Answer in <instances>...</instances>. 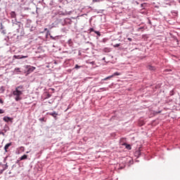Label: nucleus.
<instances>
[{
  "label": "nucleus",
  "mask_w": 180,
  "mask_h": 180,
  "mask_svg": "<svg viewBox=\"0 0 180 180\" xmlns=\"http://www.w3.org/2000/svg\"><path fill=\"white\" fill-rule=\"evenodd\" d=\"M25 92V86L20 85L15 87V90L13 91V98L15 102H19L23 99V93Z\"/></svg>",
  "instance_id": "nucleus-1"
},
{
  "label": "nucleus",
  "mask_w": 180,
  "mask_h": 180,
  "mask_svg": "<svg viewBox=\"0 0 180 180\" xmlns=\"http://www.w3.org/2000/svg\"><path fill=\"white\" fill-rule=\"evenodd\" d=\"M13 28L20 36H25V29L23 28V23L12 20Z\"/></svg>",
  "instance_id": "nucleus-2"
},
{
  "label": "nucleus",
  "mask_w": 180,
  "mask_h": 180,
  "mask_svg": "<svg viewBox=\"0 0 180 180\" xmlns=\"http://www.w3.org/2000/svg\"><path fill=\"white\" fill-rule=\"evenodd\" d=\"M25 68V71L26 72V74L29 75V74H32V72H33V71H34L36 70V68L32 66V65H25L24 66Z\"/></svg>",
  "instance_id": "nucleus-3"
},
{
  "label": "nucleus",
  "mask_w": 180,
  "mask_h": 180,
  "mask_svg": "<svg viewBox=\"0 0 180 180\" xmlns=\"http://www.w3.org/2000/svg\"><path fill=\"white\" fill-rule=\"evenodd\" d=\"M8 163L4 164L2 162H0V175H2V174H4V172L8 169Z\"/></svg>",
  "instance_id": "nucleus-4"
},
{
  "label": "nucleus",
  "mask_w": 180,
  "mask_h": 180,
  "mask_svg": "<svg viewBox=\"0 0 180 180\" xmlns=\"http://www.w3.org/2000/svg\"><path fill=\"white\" fill-rule=\"evenodd\" d=\"M72 23V20L70 18H65L61 20V25L63 26H65V25H71Z\"/></svg>",
  "instance_id": "nucleus-5"
},
{
  "label": "nucleus",
  "mask_w": 180,
  "mask_h": 180,
  "mask_svg": "<svg viewBox=\"0 0 180 180\" xmlns=\"http://www.w3.org/2000/svg\"><path fill=\"white\" fill-rule=\"evenodd\" d=\"M28 56L23 55H14L13 56V60H23V58H27Z\"/></svg>",
  "instance_id": "nucleus-6"
},
{
  "label": "nucleus",
  "mask_w": 180,
  "mask_h": 180,
  "mask_svg": "<svg viewBox=\"0 0 180 180\" xmlns=\"http://www.w3.org/2000/svg\"><path fill=\"white\" fill-rule=\"evenodd\" d=\"M3 120L4 122H6V123H9V122L11 123H12L13 120V118L11 117L5 116V117H4Z\"/></svg>",
  "instance_id": "nucleus-7"
},
{
  "label": "nucleus",
  "mask_w": 180,
  "mask_h": 180,
  "mask_svg": "<svg viewBox=\"0 0 180 180\" xmlns=\"http://www.w3.org/2000/svg\"><path fill=\"white\" fill-rule=\"evenodd\" d=\"M48 115H50V116H52L55 120H57V116H58V113H57V112L53 111L52 112H48Z\"/></svg>",
  "instance_id": "nucleus-8"
},
{
  "label": "nucleus",
  "mask_w": 180,
  "mask_h": 180,
  "mask_svg": "<svg viewBox=\"0 0 180 180\" xmlns=\"http://www.w3.org/2000/svg\"><path fill=\"white\" fill-rule=\"evenodd\" d=\"M25 27L30 28L32 27V20H27V22L25 23Z\"/></svg>",
  "instance_id": "nucleus-9"
},
{
  "label": "nucleus",
  "mask_w": 180,
  "mask_h": 180,
  "mask_svg": "<svg viewBox=\"0 0 180 180\" xmlns=\"http://www.w3.org/2000/svg\"><path fill=\"white\" fill-rule=\"evenodd\" d=\"M11 146H12V142L6 144V146H4V150L6 153H8V149L9 148V147H11Z\"/></svg>",
  "instance_id": "nucleus-10"
},
{
  "label": "nucleus",
  "mask_w": 180,
  "mask_h": 180,
  "mask_svg": "<svg viewBox=\"0 0 180 180\" xmlns=\"http://www.w3.org/2000/svg\"><path fill=\"white\" fill-rule=\"evenodd\" d=\"M5 27H4V25H2V22L0 23V32H1V33H4V34H5V33H6V32L5 31Z\"/></svg>",
  "instance_id": "nucleus-11"
},
{
  "label": "nucleus",
  "mask_w": 180,
  "mask_h": 180,
  "mask_svg": "<svg viewBox=\"0 0 180 180\" xmlns=\"http://www.w3.org/2000/svg\"><path fill=\"white\" fill-rule=\"evenodd\" d=\"M10 16H11V18H12L13 19H15V20H16V13L15 11H11L10 13Z\"/></svg>",
  "instance_id": "nucleus-12"
},
{
  "label": "nucleus",
  "mask_w": 180,
  "mask_h": 180,
  "mask_svg": "<svg viewBox=\"0 0 180 180\" xmlns=\"http://www.w3.org/2000/svg\"><path fill=\"white\" fill-rule=\"evenodd\" d=\"M110 78H113V75H110L104 79H102L101 84H103V81H108V79H110Z\"/></svg>",
  "instance_id": "nucleus-13"
},
{
  "label": "nucleus",
  "mask_w": 180,
  "mask_h": 180,
  "mask_svg": "<svg viewBox=\"0 0 180 180\" xmlns=\"http://www.w3.org/2000/svg\"><path fill=\"white\" fill-rule=\"evenodd\" d=\"M164 4L166 5H169V6H171L172 5V0H165Z\"/></svg>",
  "instance_id": "nucleus-14"
},
{
  "label": "nucleus",
  "mask_w": 180,
  "mask_h": 180,
  "mask_svg": "<svg viewBox=\"0 0 180 180\" xmlns=\"http://www.w3.org/2000/svg\"><path fill=\"white\" fill-rule=\"evenodd\" d=\"M147 68L148 70H150V71H155V68L151 65H148Z\"/></svg>",
  "instance_id": "nucleus-15"
},
{
  "label": "nucleus",
  "mask_w": 180,
  "mask_h": 180,
  "mask_svg": "<svg viewBox=\"0 0 180 180\" xmlns=\"http://www.w3.org/2000/svg\"><path fill=\"white\" fill-rule=\"evenodd\" d=\"M23 160H27V155H23L19 158L20 161H23Z\"/></svg>",
  "instance_id": "nucleus-16"
},
{
  "label": "nucleus",
  "mask_w": 180,
  "mask_h": 180,
  "mask_svg": "<svg viewBox=\"0 0 180 180\" xmlns=\"http://www.w3.org/2000/svg\"><path fill=\"white\" fill-rule=\"evenodd\" d=\"M123 146H125V148H127V150H131V146L130 144L124 143Z\"/></svg>",
  "instance_id": "nucleus-17"
},
{
  "label": "nucleus",
  "mask_w": 180,
  "mask_h": 180,
  "mask_svg": "<svg viewBox=\"0 0 180 180\" xmlns=\"http://www.w3.org/2000/svg\"><path fill=\"white\" fill-rule=\"evenodd\" d=\"M68 44L70 47H72V46H74V43L72 42V39H69L68 41Z\"/></svg>",
  "instance_id": "nucleus-18"
},
{
  "label": "nucleus",
  "mask_w": 180,
  "mask_h": 180,
  "mask_svg": "<svg viewBox=\"0 0 180 180\" xmlns=\"http://www.w3.org/2000/svg\"><path fill=\"white\" fill-rule=\"evenodd\" d=\"M103 53H110L111 50L110 48H104L103 49Z\"/></svg>",
  "instance_id": "nucleus-19"
},
{
  "label": "nucleus",
  "mask_w": 180,
  "mask_h": 180,
  "mask_svg": "<svg viewBox=\"0 0 180 180\" xmlns=\"http://www.w3.org/2000/svg\"><path fill=\"white\" fill-rule=\"evenodd\" d=\"M8 130H9V127L6 124V125L4 126V129H3V131H4V133H6V131H8Z\"/></svg>",
  "instance_id": "nucleus-20"
},
{
  "label": "nucleus",
  "mask_w": 180,
  "mask_h": 180,
  "mask_svg": "<svg viewBox=\"0 0 180 180\" xmlns=\"http://www.w3.org/2000/svg\"><path fill=\"white\" fill-rule=\"evenodd\" d=\"M4 92H5V86H1L0 87V94H4Z\"/></svg>",
  "instance_id": "nucleus-21"
},
{
  "label": "nucleus",
  "mask_w": 180,
  "mask_h": 180,
  "mask_svg": "<svg viewBox=\"0 0 180 180\" xmlns=\"http://www.w3.org/2000/svg\"><path fill=\"white\" fill-rule=\"evenodd\" d=\"M15 72H16L17 74H19V72H22V71H20V68H15Z\"/></svg>",
  "instance_id": "nucleus-22"
},
{
  "label": "nucleus",
  "mask_w": 180,
  "mask_h": 180,
  "mask_svg": "<svg viewBox=\"0 0 180 180\" xmlns=\"http://www.w3.org/2000/svg\"><path fill=\"white\" fill-rule=\"evenodd\" d=\"M34 30H36V27L31 26L30 27V32H34Z\"/></svg>",
  "instance_id": "nucleus-23"
},
{
  "label": "nucleus",
  "mask_w": 180,
  "mask_h": 180,
  "mask_svg": "<svg viewBox=\"0 0 180 180\" xmlns=\"http://www.w3.org/2000/svg\"><path fill=\"white\" fill-rule=\"evenodd\" d=\"M112 75H113V77H116L120 75V73L119 72H115Z\"/></svg>",
  "instance_id": "nucleus-24"
},
{
  "label": "nucleus",
  "mask_w": 180,
  "mask_h": 180,
  "mask_svg": "<svg viewBox=\"0 0 180 180\" xmlns=\"http://www.w3.org/2000/svg\"><path fill=\"white\" fill-rule=\"evenodd\" d=\"M94 33H96L98 37H101V32L99 31H94Z\"/></svg>",
  "instance_id": "nucleus-25"
},
{
  "label": "nucleus",
  "mask_w": 180,
  "mask_h": 180,
  "mask_svg": "<svg viewBox=\"0 0 180 180\" xmlns=\"http://www.w3.org/2000/svg\"><path fill=\"white\" fill-rule=\"evenodd\" d=\"M75 68L76 70H79V68H82V65H75Z\"/></svg>",
  "instance_id": "nucleus-26"
},
{
  "label": "nucleus",
  "mask_w": 180,
  "mask_h": 180,
  "mask_svg": "<svg viewBox=\"0 0 180 180\" xmlns=\"http://www.w3.org/2000/svg\"><path fill=\"white\" fill-rule=\"evenodd\" d=\"M102 89H103V91H106V87L100 88V89L97 91V92H101V91H102Z\"/></svg>",
  "instance_id": "nucleus-27"
},
{
  "label": "nucleus",
  "mask_w": 180,
  "mask_h": 180,
  "mask_svg": "<svg viewBox=\"0 0 180 180\" xmlns=\"http://www.w3.org/2000/svg\"><path fill=\"white\" fill-rule=\"evenodd\" d=\"M89 33H92V32H96L95 31V30L94 29V28H90L89 30Z\"/></svg>",
  "instance_id": "nucleus-28"
},
{
  "label": "nucleus",
  "mask_w": 180,
  "mask_h": 180,
  "mask_svg": "<svg viewBox=\"0 0 180 180\" xmlns=\"http://www.w3.org/2000/svg\"><path fill=\"white\" fill-rule=\"evenodd\" d=\"M113 47H120V44H115L113 45Z\"/></svg>",
  "instance_id": "nucleus-29"
},
{
  "label": "nucleus",
  "mask_w": 180,
  "mask_h": 180,
  "mask_svg": "<svg viewBox=\"0 0 180 180\" xmlns=\"http://www.w3.org/2000/svg\"><path fill=\"white\" fill-rule=\"evenodd\" d=\"M7 158H4V160H3L4 164H8V163L6 162Z\"/></svg>",
  "instance_id": "nucleus-30"
},
{
  "label": "nucleus",
  "mask_w": 180,
  "mask_h": 180,
  "mask_svg": "<svg viewBox=\"0 0 180 180\" xmlns=\"http://www.w3.org/2000/svg\"><path fill=\"white\" fill-rule=\"evenodd\" d=\"M141 153H140V151H136L135 153V155H140Z\"/></svg>",
  "instance_id": "nucleus-31"
},
{
  "label": "nucleus",
  "mask_w": 180,
  "mask_h": 180,
  "mask_svg": "<svg viewBox=\"0 0 180 180\" xmlns=\"http://www.w3.org/2000/svg\"><path fill=\"white\" fill-rule=\"evenodd\" d=\"M171 71H172V70H169V69H166V70H165V72H171Z\"/></svg>",
  "instance_id": "nucleus-32"
},
{
  "label": "nucleus",
  "mask_w": 180,
  "mask_h": 180,
  "mask_svg": "<svg viewBox=\"0 0 180 180\" xmlns=\"http://www.w3.org/2000/svg\"><path fill=\"white\" fill-rule=\"evenodd\" d=\"M2 113H5V110L0 109V115H2Z\"/></svg>",
  "instance_id": "nucleus-33"
},
{
  "label": "nucleus",
  "mask_w": 180,
  "mask_h": 180,
  "mask_svg": "<svg viewBox=\"0 0 180 180\" xmlns=\"http://www.w3.org/2000/svg\"><path fill=\"white\" fill-rule=\"evenodd\" d=\"M40 122H44V117L39 118Z\"/></svg>",
  "instance_id": "nucleus-34"
},
{
  "label": "nucleus",
  "mask_w": 180,
  "mask_h": 180,
  "mask_svg": "<svg viewBox=\"0 0 180 180\" xmlns=\"http://www.w3.org/2000/svg\"><path fill=\"white\" fill-rule=\"evenodd\" d=\"M170 95H171V96H172L174 95V90H172V91H170Z\"/></svg>",
  "instance_id": "nucleus-35"
},
{
  "label": "nucleus",
  "mask_w": 180,
  "mask_h": 180,
  "mask_svg": "<svg viewBox=\"0 0 180 180\" xmlns=\"http://www.w3.org/2000/svg\"><path fill=\"white\" fill-rule=\"evenodd\" d=\"M0 103L4 104V100L2 98H0Z\"/></svg>",
  "instance_id": "nucleus-36"
},
{
  "label": "nucleus",
  "mask_w": 180,
  "mask_h": 180,
  "mask_svg": "<svg viewBox=\"0 0 180 180\" xmlns=\"http://www.w3.org/2000/svg\"><path fill=\"white\" fill-rule=\"evenodd\" d=\"M0 134H2V136H5V132L1 131V132H0Z\"/></svg>",
  "instance_id": "nucleus-37"
},
{
  "label": "nucleus",
  "mask_w": 180,
  "mask_h": 180,
  "mask_svg": "<svg viewBox=\"0 0 180 180\" xmlns=\"http://www.w3.org/2000/svg\"><path fill=\"white\" fill-rule=\"evenodd\" d=\"M51 39H52V40H56V37L51 36Z\"/></svg>",
  "instance_id": "nucleus-38"
},
{
  "label": "nucleus",
  "mask_w": 180,
  "mask_h": 180,
  "mask_svg": "<svg viewBox=\"0 0 180 180\" xmlns=\"http://www.w3.org/2000/svg\"><path fill=\"white\" fill-rule=\"evenodd\" d=\"M20 150H25V147H23V146L20 147Z\"/></svg>",
  "instance_id": "nucleus-39"
},
{
  "label": "nucleus",
  "mask_w": 180,
  "mask_h": 180,
  "mask_svg": "<svg viewBox=\"0 0 180 180\" xmlns=\"http://www.w3.org/2000/svg\"><path fill=\"white\" fill-rule=\"evenodd\" d=\"M103 43H105V41H106V39H103Z\"/></svg>",
  "instance_id": "nucleus-40"
},
{
  "label": "nucleus",
  "mask_w": 180,
  "mask_h": 180,
  "mask_svg": "<svg viewBox=\"0 0 180 180\" xmlns=\"http://www.w3.org/2000/svg\"><path fill=\"white\" fill-rule=\"evenodd\" d=\"M87 44H92V42L87 41Z\"/></svg>",
  "instance_id": "nucleus-41"
},
{
  "label": "nucleus",
  "mask_w": 180,
  "mask_h": 180,
  "mask_svg": "<svg viewBox=\"0 0 180 180\" xmlns=\"http://www.w3.org/2000/svg\"><path fill=\"white\" fill-rule=\"evenodd\" d=\"M102 60H103V61H105V60H106V58L104 57V58H103Z\"/></svg>",
  "instance_id": "nucleus-42"
},
{
  "label": "nucleus",
  "mask_w": 180,
  "mask_h": 180,
  "mask_svg": "<svg viewBox=\"0 0 180 180\" xmlns=\"http://www.w3.org/2000/svg\"><path fill=\"white\" fill-rule=\"evenodd\" d=\"M8 174H9V175H11V174H12V172L10 170V171L8 172Z\"/></svg>",
  "instance_id": "nucleus-43"
},
{
  "label": "nucleus",
  "mask_w": 180,
  "mask_h": 180,
  "mask_svg": "<svg viewBox=\"0 0 180 180\" xmlns=\"http://www.w3.org/2000/svg\"><path fill=\"white\" fill-rule=\"evenodd\" d=\"M78 55L81 56V51H79Z\"/></svg>",
  "instance_id": "nucleus-44"
},
{
  "label": "nucleus",
  "mask_w": 180,
  "mask_h": 180,
  "mask_svg": "<svg viewBox=\"0 0 180 180\" xmlns=\"http://www.w3.org/2000/svg\"><path fill=\"white\" fill-rule=\"evenodd\" d=\"M50 5H53V1H51V2L50 3Z\"/></svg>",
  "instance_id": "nucleus-45"
},
{
  "label": "nucleus",
  "mask_w": 180,
  "mask_h": 180,
  "mask_svg": "<svg viewBox=\"0 0 180 180\" xmlns=\"http://www.w3.org/2000/svg\"><path fill=\"white\" fill-rule=\"evenodd\" d=\"M141 29H143V27H139V30H141Z\"/></svg>",
  "instance_id": "nucleus-46"
},
{
  "label": "nucleus",
  "mask_w": 180,
  "mask_h": 180,
  "mask_svg": "<svg viewBox=\"0 0 180 180\" xmlns=\"http://www.w3.org/2000/svg\"><path fill=\"white\" fill-rule=\"evenodd\" d=\"M9 38H6V39H5V40H8Z\"/></svg>",
  "instance_id": "nucleus-47"
},
{
  "label": "nucleus",
  "mask_w": 180,
  "mask_h": 180,
  "mask_svg": "<svg viewBox=\"0 0 180 180\" xmlns=\"http://www.w3.org/2000/svg\"><path fill=\"white\" fill-rule=\"evenodd\" d=\"M128 40H131V39L129 38Z\"/></svg>",
  "instance_id": "nucleus-48"
},
{
  "label": "nucleus",
  "mask_w": 180,
  "mask_h": 180,
  "mask_svg": "<svg viewBox=\"0 0 180 180\" xmlns=\"http://www.w3.org/2000/svg\"><path fill=\"white\" fill-rule=\"evenodd\" d=\"M44 30H47V28H45Z\"/></svg>",
  "instance_id": "nucleus-49"
},
{
  "label": "nucleus",
  "mask_w": 180,
  "mask_h": 180,
  "mask_svg": "<svg viewBox=\"0 0 180 180\" xmlns=\"http://www.w3.org/2000/svg\"><path fill=\"white\" fill-rule=\"evenodd\" d=\"M13 167H15V165H13V167H12V168H13Z\"/></svg>",
  "instance_id": "nucleus-50"
}]
</instances>
